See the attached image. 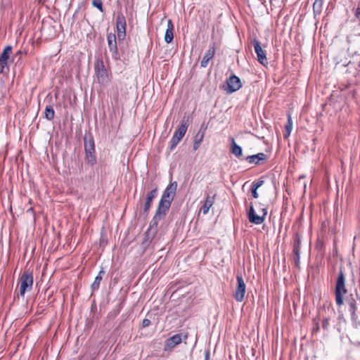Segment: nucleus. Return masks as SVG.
<instances>
[{"mask_svg":"<svg viewBox=\"0 0 360 360\" xmlns=\"http://www.w3.org/2000/svg\"><path fill=\"white\" fill-rule=\"evenodd\" d=\"M351 319L353 327L360 330V315L359 316L356 312L352 313Z\"/></svg>","mask_w":360,"mask_h":360,"instance_id":"30","label":"nucleus"},{"mask_svg":"<svg viewBox=\"0 0 360 360\" xmlns=\"http://www.w3.org/2000/svg\"><path fill=\"white\" fill-rule=\"evenodd\" d=\"M173 30L174 24L172 20L169 19L167 20V28L165 34V41L167 44L171 43L174 39Z\"/></svg>","mask_w":360,"mask_h":360,"instance_id":"23","label":"nucleus"},{"mask_svg":"<svg viewBox=\"0 0 360 360\" xmlns=\"http://www.w3.org/2000/svg\"><path fill=\"white\" fill-rule=\"evenodd\" d=\"M292 122L290 116L289 115L288 119V123L285 125V133L283 135L285 139L288 138L290 136V134L292 131Z\"/></svg>","mask_w":360,"mask_h":360,"instance_id":"31","label":"nucleus"},{"mask_svg":"<svg viewBox=\"0 0 360 360\" xmlns=\"http://www.w3.org/2000/svg\"><path fill=\"white\" fill-rule=\"evenodd\" d=\"M182 341V335L181 333L175 334L166 340L165 350L167 348L171 349L180 344Z\"/></svg>","mask_w":360,"mask_h":360,"instance_id":"20","label":"nucleus"},{"mask_svg":"<svg viewBox=\"0 0 360 360\" xmlns=\"http://www.w3.org/2000/svg\"><path fill=\"white\" fill-rule=\"evenodd\" d=\"M105 271L103 267H101L100 271L98 272V275L96 276L94 281L91 284V288L93 292L98 290L100 287L101 281L103 278V276L105 274Z\"/></svg>","mask_w":360,"mask_h":360,"instance_id":"24","label":"nucleus"},{"mask_svg":"<svg viewBox=\"0 0 360 360\" xmlns=\"http://www.w3.org/2000/svg\"><path fill=\"white\" fill-rule=\"evenodd\" d=\"M167 212L157 209L148 229H153L158 231V226L159 221L165 216Z\"/></svg>","mask_w":360,"mask_h":360,"instance_id":"19","label":"nucleus"},{"mask_svg":"<svg viewBox=\"0 0 360 360\" xmlns=\"http://www.w3.org/2000/svg\"><path fill=\"white\" fill-rule=\"evenodd\" d=\"M300 248H301V236L298 232L295 233L293 236V254L295 255V265L296 267H300Z\"/></svg>","mask_w":360,"mask_h":360,"instance_id":"10","label":"nucleus"},{"mask_svg":"<svg viewBox=\"0 0 360 360\" xmlns=\"http://www.w3.org/2000/svg\"><path fill=\"white\" fill-rule=\"evenodd\" d=\"M158 195V188H155L153 189L151 191H150L146 196V202L144 204V207L143 210V214L145 215H148V213L150 210V208L151 207V203L153 200L157 197Z\"/></svg>","mask_w":360,"mask_h":360,"instance_id":"14","label":"nucleus"},{"mask_svg":"<svg viewBox=\"0 0 360 360\" xmlns=\"http://www.w3.org/2000/svg\"><path fill=\"white\" fill-rule=\"evenodd\" d=\"M215 54V43H212L210 45L209 49L205 52L201 62L200 66L202 68H206L211 59L213 58Z\"/></svg>","mask_w":360,"mask_h":360,"instance_id":"15","label":"nucleus"},{"mask_svg":"<svg viewBox=\"0 0 360 360\" xmlns=\"http://www.w3.org/2000/svg\"><path fill=\"white\" fill-rule=\"evenodd\" d=\"M84 148L85 152H96L93 135L89 133L84 136Z\"/></svg>","mask_w":360,"mask_h":360,"instance_id":"18","label":"nucleus"},{"mask_svg":"<svg viewBox=\"0 0 360 360\" xmlns=\"http://www.w3.org/2000/svg\"><path fill=\"white\" fill-rule=\"evenodd\" d=\"M359 296L357 293L350 294L345 299L346 304L348 305V310L352 313L356 312L357 309V300H359Z\"/></svg>","mask_w":360,"mask_h":360,"instance_id":"16","label":"nucleus"},{"mask_svg":"<svg viewBox=\"0 0 360 360\" xmlns=\"http://www.w3.org/2000/svg\"><path fill=\"white\" fill-rule=\"evenodd\" d=\"M127 22L124 15L119 13L116 17L117 32H126Z\"/></svg>","mask_w":360,"mask_h":360,"instance_id":"21","label":"nucleus"},{"mask_svg":"<svg viewBox=\"0 0 360 360\" xmlns=\"http://www.w3.org/2000/svg\"><path fill=\"white\" fill-rule=\"evenodd\" d=\"M251 193H252V195L254 198H257L259 197V195L257 193V188L252 186Z\"/></svg>","mask_w":360,"mask_h":360,"instance_id":"35","label":"nucleus"},{"mask_svg":"<svg viewBox=\"0 0 360 360\" xmlns=\"http://www.w3.org/2000/svg\"><path fill=\"white\" fill-rule=\"evenodd\" d=\"M204 136L205 129H200L194 137V143L193 146V150H197L199 148L202 141H203Z\"/></svg>","mask_w":360,"mask_h":360,"instance_id":"25","label":"nucleus"},{"mask_svg":"<svg viewBox=\"0 0 360 360\" xmlns=\"http://www.w3.org/2000/svg\"><path fill=\"white\" fill-rule=\"evenodd\" d=\"M108 46L110 52L112 53V57L115 60L120 59L118 52L116 35L113 33H109L107 35Z\"/></svg>","mask_w":360,"mask_h":360,"instance_id":"9","label":"nucleus"},{"mask_svg":"<svg viewBox=\"0 0 360 360\" xmlns=\"http://www.w3.org/2000/svg\"><path fill=\"white\" fill-rule=\"evenodd\" d=\"M355 15L358 18L360 15V7H358L356 10Z\"/></svg>","mask_w":360,"mask_h":360,"instance_id":"39","label":"nucleus"},{"mask_svg":"<svg viewBox=\"0 0 360 360\" xmlns=\"http://www.w3.org/2000/svg\"><path fill=\"white\" fill-rule=\"evenodd\" d=\"M12 51L11 45L6 46L0 56V72L3 73L4 68L8 65V60Z\"/></svg>","mask_w":360,"mask_h":360,"instance_id":"12","label":"nucleus"},{"mask_svg":"<svg viewBox=\"0 0 360 360\" xmlns=\"http://www.w3.org/2000/svg\"><path fill=\"white\" fill-rule=\"evenodd\" d=\"M262 214L261 216L256 214L254 207H253V205H252V203H251L250 206L249 212L248 213V219H249L250 222L252 224H257V225L262 224L264 222V221L265 219V216L267 214L266 209L262 208Z\"/></svg>","mask_w":360,"mask_h":360,"instance_id":"7","label":"nucleus"},{"mask_svg":"<svg viewBox=\"0 0 360 360\" xmlns=\"http://www.w3.org/2000/svg\"><path fill=\"white\" fill-rule=\"evenodd\" d=\"M210 350H205V360H210Z\"/></svg>","mask_w":360,"mask_h":360,"instance_id":"38","label":"nucleus"},{"mask_svg":"<svg viewBox=\"0 0 360 360\" xmlns=\"http://www.w3.org/2000/svg\"><path fill=\"white\" fill-rule=\"evenodd\" d=\"M21 55H22V51H18L15 55V57H17V56H19V58L21 57Z\"/></svg>","mask_w":360,"mask_h":360,"instance_id":"40","label":"nucleus"},{"mask_svg":"<svg viewBox=\"0 0 360 360\" xmlns=\"http://www.w3.org/2000/svg\"><path fill=\"white\" fill-rule=\"evenodd\" d=\"M345 274L342 269H340L337 278L335 289V302L338 306L343 304L344 295L347 292V290L345 286Z\"/></svg>","mask_w":360,"mask_h":360,"instance_id":"2","label":"nucleus"},{"mask_svg":"<svg viewBox=\"0 0 360 360\" xmlns=\"http://www.w3.org/2000/svg\"><path fill=\"white\" fill-rule=\"evenodd\" d=\"M92 5L97 8L101 12H103V4L101 0H93Z\"/></svg>","mask_w":360,"mask_h":360,"instance_id":"32","label":"nucleus"},{"mask_svg":"<svg viewBox=\"0 0 360 360\" xmlns=\"http://www.w3.org/2000/svg\"><path fill=\"white\" fill-rule=\"evenodd\" d=\"M255 51L257 54V60L259 63L265 65L267 63V58L266 56L265 51L262 49L260 42L258 39L255 38L252 41Z\"/></svg>","mask_w":360,"mask_h":360,"instance_id":"11","label":"nucleus"},{"mask_svg":"<svg viewBox=\"0 0 360 360\" xmlns=\"http://www.w3.org/2000/svg\"><path fill=\"white\" fill-rule=\"evenodd\" d=\"M96 152H85V160L91 167L96 164Z\"/></svg>","mask_w":360,"mask_h":360,"instance_id":"28","label":"nucleus"},{"mask_svg":"<svg viewBox=\"0 0 360 360\" xmlns=\"http://www.w3.org/2000/svg\"><path fill=\"white\" fill-rule=\"evenodd\" d=\"M237 287L234 293V298L237 302H242L245 294V283L241 274L236 275Z\"/></svg>","mask_w":360,"mask_h":360,"instance_id":"8","label":"nucleus"},{"mask_svg":"<svg viewBox=\"0 0 360 360\" xmlns=\"http://www.w3.org/2000/svg\"><path fill=\"white\" fill-rule=\"evenodd\" d=\"M176 188L177 183L176 181L171 183L167 186L159 202L158 209L165 212L169 210L175 196Z\"/></svg>","mask_w":360,"mask_h":360,"instance_id":"1","label":"nucleus"},{"mask_svg":"<svg viewBox=\"0 0 360 360\" xmlns=\"http://www.w3.org/2000/svg\"><path fill=\"white\" fill-rule=\"evenodd\" d=\"M267 156L263 153H259L256 155H249L245 160L250 164L259 165V161L265 160Z\"/></svg>","mask_w":360,"mask_h":360,"instance_id":"22","label":"nucleus"},{"mask_svg":"<svg viewBox=\"0 0 360 360\" xmlns=\"http://www.w3.org/2000/svg\"><path fill=\"white\" fill-rule=\"evenodd\" d=\"M324 0H315L313 4V13L314 17L319 15L321 13Z\"/></svg>","mask_w":360,"mask_h":360,"instance_id":"27","label":"nucleus"},{"mask_svg":"<svg viewBox=\"0 0 360 360\" xmlns=\"http://www.w3.org/2000/svg\"><path fill=\"white\" fill-rule=\"evenodd\" d=\"M231 153L237 158H240L243 156L242 148L238 146L233 138L231 139Z\"/></svg>","mask_w":360,"mask_h":360,"instance_id":"26","label":"nucleus"},{"mask_svg":"<svg viewBox=\"0 0 360 360\" xmlns=\"http://www.w3.org/2000/svg\"><path fill=\"white\" fill-rule=\"evenodd\" d=\"M20 295L24 297L26 291H30L33 285V274L30 270H25L20 278Z\"/></svg>","mask_w":360,"mask_h":360,"instance_id":"4","label":"nucleus"},{"mask_svg":"<svg viewBox=\"0 0 360 360\" xmlns=\"http://www.w3.org/2000/svg\"><path fill=\"white\" fill-rule=\"evenodd\" d=\"M263 184H264V181L263 180H259V181H258L257 182H253L252 186H253V187H255L256 188H258L260 186H262Z\"/></svg>","mask_w":360,"mask_h":360,"instance_id":"34","label":"nucleus"},{"mask_svg":"<svg viewBox=\"0 0 360 360\" xmlns=\"http://www.w3.org/2000/svg\"><path fill=\"white\" fill-rule=\"evenodd\" d=\"M94 70L98 82L100 84H105L109 82V76L103 60L98 59L96 60Z\"/></svg>","mask_w":360,"mask_h":360,"instance_id":"5","label":"nucleus"},{"mask_svg":"<svg viewBox=\"0 0 360 360\" xmlns=\"http://www.w3.org/2000/svg\"><path fill=\"white\" fill-rule=\"evenodd\" d=\"M150 321L148 319H144L142 321V327L146 328L150 325Z\"/></svg>","mask_w":360,"mask_h":360,"instance_id":"36","label":"nucleus"},{"mask_svg":"<svg viewBox=\"0 0 360 360\" xmlns=\"http://www.w3.org/2000/svg\"><path fill=\"white\" fill-rule=\"evenodd\" d=\"M54 115L55 112L53 108L51 105H46L44 110V117L46 120L51 121L53 120Z\"/></svg>","mask_w":360,"mask_h":360,"instance_id":"29","label":"nucleus"},{"mask_svg":"<svg viewBox=\"0 0 360 360\" xmlns=\"http://www.w3.org/2000/svg\"><path fill=\"white\" fill-rule=\"evenodd\" d=\"M126 37V32H117V38L120 41L124 40Z\"/></svg>","mask_w":360,"mask_h":360,"instance_id":"37","label":"nucleus"},{"mask_svg":"<svg viewBox=\"0 0 360 360\" xmlns=\"http://www.w3.org/2000/svg\"><path fill=\"white\" fill-rule=\"evenodd\" d=\"M226 86H224V90L228 94H232L239 90L242 86L240 78L235 75H232L226 79Z\"/></svg>","mask_w":360,"mask_h":360,"instance_id":"6","label":"nucleus"},{"mask_svg":"<svg viewBox=\"0 0 360 360\" xmlns=\"http://www.w3.org/2000/svg\"><path fill=\"white\" fill-rule=\"evenodd\" d=\"M157 233L158 231H155L154 229H147L144 234L143 240L141 243V246L144 250L149 247L152 241L155 238Z\"/></svg>","mask_w":360,"mask_h":360,"instance_id":"13","label":"nucleus"},{"mask_svg":"<svg viewBox=\"0 0 360 360\" xmlns=\"http://www.w3.org/2000/svg\"><path fill=\"white\" fill-rule=\"evenodd\" d=\"M216 197V193H208L206 195L204 204L201 207V210L204 214L209 212L210 209L213 205Z\"/></svg>","mask_w":360,"mask_h":360,"instance_id":"17","label":"nucleus"},{"mask_svg":"<svg viewBox=\"0 0 360 360\" xmlns=\"http://www.w3.org/2000/svg\"><path fill=\"white\" fill-rule=\"evenodd\" d=\"M328 326H329V319H328V318L323 319V322H322V328L324 330H328Z\"/></svg>","mask_w":360,"mask_h":360,"instance_id":"33","label":"nucleus"},{"mask_svg":"<svg viewBox=\"0 0 360 360\" xmlns=\"http://www.w3.org/2000/svg\"><path fill=\"white\" fill-rule=\"evenodd\" d=\"M188 117H184L180 126L174 131L173 136L170 140L169 147L170 151H172L176 147L182 138L184 136L188 129Z\"/></svg>","mask_w":360,"mask_h":360,"instance_id":"3","label":"nucleus"}]
</instances>
